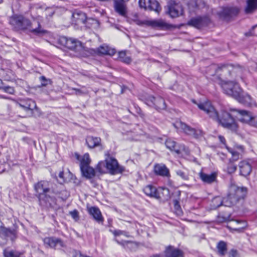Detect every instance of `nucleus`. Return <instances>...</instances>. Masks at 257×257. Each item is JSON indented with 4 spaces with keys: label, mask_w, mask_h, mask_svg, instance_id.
I'll return each instance as SVG.
<instances>
[{
    "label": "nucleus",
    "mask_w": 257,
    "mask_h": 257,
    "mask_svg": "<svg viewBox=\"0 0 257 257\" xmlns=\"http://www.w3.org/2000/svg\"><path fill=\"white\" fill-rule=\"evenodd\" d=\"M148 101L149 105L154 106L157 109L163 110L166 107L165 100L161 97H155L151 96L149 97Z\"/></svg>",
    "instance_id": "15"
},
{
    "label": "nucleus",
    "mask_w": 257,
    "mask_h": 257,
    "mask_svg": "<svg viewBox=\"0 0 257 257\" xmlns=\"http://www.w3.org/2000/svg\"><path fill=\"white\" fill-rule=\"evenodd\" d=\"M137 24L140 26H146L152 28L167 30L171 28L172 26L162 19H148L143 21H138Z\"/></svg>",
    "instance_id": "7"
},
{
    "label": "nucleus",
    "mask_w": 257,
    "mask_h": 257,
    "mask_svg": "<svg viewBox=\"0 0 257 257\" xmlns=\"http://www.w3.org/2000/svg\"><path fill=\"white\" fill-rule=\"evenodd\" d=\"M238 116H237L238 119L243 122L246 123L250 125L251 121L253 120L254 116L252 115L250 112L244 110H237Z\"/></svg>",
    "instance_id": "17"
},
{
    "label": "nucleus",
    "mask_w": 257,
    "mask_h": 257,
    "mask_svg": "<svg viewBox=\"0 0 257 257\" xmlns=\"http://www.w3.org/2000/svg\"><path fill=\"white\" fill-rule=\"evenodd\" d=\"M221 87L225 94L234 98L239 102L245 104L250 103V96L247 94H244L241 88L235 82L223 81L221 83Z\"/></svg>",
    "instance_id": "3"
},
{
    "label": "nucleus",
    "mask_w": 257,
    "mask_h": 257,
    "mask_svg": "<svg viewBox=\"0 0 257 257\" xmlns=\"http://www.w3.org/2000/svg\"><path fill=\"white\" fill-rule=\"evenodd\" d=\"M230 213L227 212L224 214H220L218 216V221L220 222H226L230 220Z\"/></svg>",
    "instance_id": "39"
},
{
    "label": "nucleus",
    "mask_w": 257,
    "mask_h": 257,
    "mask_svg": "<svg viewBox=\"0 0 257 257\" xmlns=\"http://www.w3.org/2000/svg\"><path fill=\"white\" fill-rule=\"evenodd\" d=\"M106 166L108 171L111 174L122 173L124 171V168L119 165L117 160L111 157L106 158Z\"/></svg>",
    "instance_id": "10"
},
{
    "label": "nucleus",
    "mask_w": 257,
    "mask_h": 257,
    "mask_svg": "<svg viewBox=\"0 0 257 257\" xmlns=\"http://www.w3.org/2000/svg\"><path fill=\"white\" fill-rule=\"evenodd\" d=\"M217 174L216 172H212L210 174H207L201 172L199 173V177L201 180L205 183L211 184L216 181Z\"/></svg>",
    "instance_id": "20"
},
{
    "label": "nucleus",
    "mask_w": 257,
    "mask_h": 257,
    "mask_svg": "<svg viewBox=\"0 0 257 257\" xmlns=\"http://www.w3.org/2000/svg\"><path fill=\"white\" fill-rule=\"evenodd\" d=\"M193 102L197 105L200 109L205 112L210 118L216 121L224 128L233 132L237 131V123L228 112L222 111L219 115L209 101L199 103H197L194 100Z\"/></svg>",
    "instance_id": "1"
},
{
    "label": "nucleus",
    "mask_w": 257,
    "mask_h": 257,
    "mask_svg": "<svg viewBox=\"0 0 257 257\" xmlns=\"http://www.w3.org/2000/svg\"><path fill=\"white\" fill-rule=\"evenodd\" d=\"M236 170V166L233 164H229L227 167V172L229 174L234 173Z\"/></svg>",
    "instance_id": "45"
},
{
    "label": "nucleus",
    "mask_w": 257,
    "mask_h": 257,
    "mask_svg": "<svg viewBox=\"0 0 257 257\" xmlns=\"http://www.w3.org/2000/svg\"><path fill=\"white\" fill-rule=\"evenodd\" d=\"M227 251V243L224 241H219L216 245V252L221 256L225 255Z\"/></svg>",
    "instance_id": "29"
},
{
    "label": "nucleus",
    "mask_w": 257,
    "mask_h": 257,
    "mask_svg": "<svg viewBox=\"0 0 257 257\" xmlns=\"http://www.w3.org/2000/svg\"><path fill=\"white\" fill-rule=\"evenodd\" d=\"M154 171L155 174L163 177L170 176L169 170L163 164H156L154 166Z\"/></svg>",
    "instance_id": "18"
},
{
    "label": "nucleus",
    "mask_w": 257,
    "mask_h": 257,
    "mask_svg": "<svg viewBox=\"0 0 257 257\" xmlns=\"http://www.w3.org/2000/svg\"><path fill=\"white\" fill-rule=\"evenodd\" d=\"M218 197H216L215 198H214L213 200H212V207L214 208H216L220 206H225L223 203H220V202H214V199L216 198H218Z\"/></svg>",
    "instance_id": "48"
},
{
    "label": "nucleus",
    "mask_w": 257,
    "mask_h": 257,
    "mask_svg": "<svg viewBox=\"0 0 257 257\" xmlns=\"http://www.w3.org/2000/svg\"><path fill=\"white\" fill-rule=\"evenodd\" d=\"M73 18L76 22L84 24L86 21V16L84 13L81 11H76L73 14Z\"/></svg>",
    "instance_id": "30"
},
{
    "label": "nucleus",
    "mask_w": 257,
    "mask_h": 257,
    "mask_svg": "<svg viewBox=\"0 0 257 257\" xmlns=\"http://www.w3.org/2000/svg\"><path fill=\"white\" fill-rule=\"evenodd\" d=\"M218 139L221 143H222L223 145H224L225 146V147L226 146L225 145V139L223 136H219Z\"/></svg>",
    "instance_id": "55"
},
{
    "label": "nucleus",
    "mask_w": 257,
    "mask_h": 257,
    "mask_svg": "<svg viewBox=\"0 0 257 257\" xmlns=\"http://www.w3.org/2000/svg\"><path fill=\"white\" fill-rule=\"evenodd\" d=\"M237 254V250L235 249H231L228 253V257H236Z\"/></svg>",
    "instance_id": "50"
},
{
    "label": "nucleus",
    "mask_w": 257,
    "mask_h": 257,
    "mask_svg": "<svg viewBox=\"0 0 257 257\" xmlns=\"http://www.w3.org/2000/svg\"><path fill=\"white\" fill-rule=\"evenodd\" d=\"M178 176H180L182 179L184 180H188L189 179V176L187 173L181 170H178L176 171Z\"/></svg>",
    "instance_id": "43"
},
{
    "label": "nucleus",
    "mask_w": 257,
    "mask_h": 257,
    "mask_svg": "<svg viewBox=\"0 0 257 257\" xmlns=\"http://www.w3.org/2000/svg\"><path fill=\"white\" fill-rule=\"evenodd\" d=\"M226 148L228 150L229 152L232 154L233 160L234 161H236L239 159L240 156V154L239 153L234 151L232 149L228 148L227 146H226Z\"/></svg>",
    "instance_id": "44"
},
{
    "label": "nucleus",
    "mask_w": 257,
    "mask_h": 257,
    "mask_svg": "<svg viewBox=\"0 0 257 257\" xmlns=\"http://www.w3.org/2000/svg\"><path fill=\"white\" fill-rule=\"evenodd\" d=\"M44 245L47 247L59 248L65 246L63 241L59 238L55 237H47L43 239Z\"/></svg>",
    "instance_id": "13"
},
{
    "label": "nucleus",
    "mask_w": 257,
    "mask_h": 257,
    "mask_svg": "<svg viewBox=\"0 0 257 257\" xmlns=\"http://www.w3.org/2000/svg\"><path fill=\"white\" fill-rule=\"evenodd\" d=\"M89 214L92 215L93 218L98 223H102L103 218L99 209L97 207H90L87 208Z\"/></svg>",
    "instance_id": "19"
},
{
    "label": "nucleus",
    "mask_w": 257,
    "mask_h": 257,
    "mask_svg": "<svg viewBox=\"0 0 257 257\" xmlns=\"http://www.w3.org/2000/svg\"><path fill=\"white\" fill-rule=\"evenodd\" d=\"M80 169L83 175L87 178H91L95 175L94 169L90 166L80 168Z\"/></svg>",
    "instance_id": "32"
},
{
    "label": "nucleus",
    "mask_w": 257,
    "mask_h": 257,
    "mask_svg": "<svg viewBox=\"0 0 257 257\" xmlns=\"http://www.w3.org/2000/svg\"><path fill=\"white\" fill-rule=\"evenodd\" d=\"M20 105L26 110H33L37 107L35 102L31 99L27 101L26 104H20Z\"/></svg>",
    "instance_id": "35"
},
{
    "label": "nucleus",
    "mask_w": 257,
    "mask_h": 257,
    "mask_svg": "<svg viewBox=\"0 0 257 257\" xmlns=\"http://www.w3.org/2000/svg\"><path fill=\"white\" fill-rule=\"evenodd\" d=\"M118 57L122 62L126 64H130L132 62L131 57L126 56V51H125L119 52Z\"/></svg>",
    "instance_id": "37"
},
{
    "label": "nucleus",
    "mask_w": 257,
    "mask_h": 257,
    "mask_svg": "<svg viewBox=\"0 0 257 257\" xmlns=\"http://www.w3.org/2000/svg\"><path fill=\"white\" fill-rule=\"evenodd\" d=\"M218 12L219 17L223 20L229 21L236 17L239 13V9L236 7L224 6Z\"/></svg>",
    "instance_id": "8"
},
{
    "label": "nucleus",
    "mask_w": 257,
    "mask_h": 257,
    "mask_svg": "<svg viewBox=\"0 0 257 257\" xmlns=\"http://www.w3.org/2000/svg\"><path fill=\"white\" fill-rule=\"evenodd\" d=\"M0 97H1V98H4V99H7V97L4 96H3V95H1V96H0Z\"/></svg>",
    "instance_id": "59"
},
{
    "label": "nucleus",
    "mask_w": 257,
    "mask_h": 257,
    "mask_svg": "<svg viewBox=\"0 0 257 257\" xmlns=\"http://www.w3.org/2000/svg\"><path fill=\"white\" fill-rule=\"evenodd\" d=\"M116 241L119 244H121V245H123L124 244L123 242H119V241H118L117 240H116Z\"/></svg>",
    "instance_id": "58"
},
{
    "label": "nucleus",
    "mask_w": 257,
    "mask_h": 257,
    "mask_svg": "<svg viewBox=\"0 0 257 257\" xmlns=\"http://www.w3.org/2000/svg\"><path fill=\"white\" fill-rule=\"evenodd\" d=\"M96 170L101 173H105L108 171L106 160L104 161H100L98 163Z\"/></svg>",
    "instance_id": "36"
},
{
    "label": "nucleus",
    "mask_w": 257,
    "mask_h": 257,
    "mask_svg": "<svg viewBox=\"0 0 257 257\" xmlns=\"http://www.w3.org/2000/svg\"><path fill=\"white\" fill-rule=\"evenodd\" d=\"M2 83V81L0 79V84Z\"/></svg>",
    "instance_id": "62"
},
{
    "label": "nucleus",
    "mask_w": 257,
    "mask_h": 257,
    "mask_svg": "<svg viewBox=\"0 0 257 257\" xmlns=\"http://www.w3.org/2000/svg\"><path fill=\"white\" fill-rule=\"evenodd\" d=\"M35 189L38 194L40 204L45 207H51L56 204V198L54 196L48 194L50 189L48 187V183L40 181L35 185Z\"/></svg>",
    "instance_id": "4"
},
{
    "label": "nucleus",
    "mask_w": 257,
    "mask_h": 257,
    "mask_svg": "<svg viewBox=\"0 0 257 257\" xmlns=\"http://www.w3.org/2000/svg\"><path fill=\"white\" fill-rule=\"evenodd\" d=\"M98 54L101 55H112L115 53L113 49H110L107 46L102 45L100 46L97 50Z\"/></svg>",
    "instance_id": "31"
},
{
    "label": "nucleus",
    "mask_w": 257,
    "mask_h": 257,
    "mask_svg": "<svg viewBox=\"0 0 257 257\" xmlns=\"http://www.w3.org/2000/svg\"><path fill=\"white\" fill-rule=\"evenodd\" d=\"M196 5L197 7L199 8L200 5L202 4V5H204V2L203 1V0H196L195 1Z\"/></svg>",
    "instance_id": "56"
},
{
    "label": "nucleus",
    "mask_w": 257,
    "mask_h": 257,
    "mask_svg": "<svg viewBox=\"0 0 257 257\" xmlns=\"http://www.w3.org/2000/svg\"><path fill=\"white\" fill-rule=\"evenodd\" d=\"M166 146L171 151H174L177 154H180L182 150H185V147L184 145L181 146L179 149H176V142L171 139H168L165 143Z\"/></svg>",
    "instance_id": "27"
},
{
    "label": "nucleus",
    "mask_w": 257,
    "mask_h": 257,
    "mask_svg": "<svg viewBox=\"0 0 257 257\" xmlns=\"http://www.w3.org/2000/svg\"><path fill=\"white\" fill-rule=\"evenodd\" d=\"M174 126L177 128L181 129L184 133L188 135L193 136L194 137H197V131L196 130L188 125L187 124L179 121H177L174 124Z\"/></svg>",
    "instance_id": "16"
},
{
    "label": "nucleus",
    "mask_w": 257,
    "mask_h": 257,
    "mask_svg": "<svg viewBox=\"0 0 257 257\" xmlns=\"http://www.w3.org/2000/svg\"><path fill=\"white\" fill-rule=\"evenodd\" d=\"M239 168L240 174L244 176L248 175L251 171L250 164L245 161H243L239 163Z\"/></svg>",
    "instance_id": "25"
},
{
    "label": "nucleus",
    "mask_w": 257,
    "mask_h": 257,
    "mask_svg": "<svg viewBox=\"0 0 257 257\" xmlns=\"http://www.w3.org/2000/svg\"><path fill=\"white\" fill-rule=\"evenodd\" d=\"M85 142L87 147L90 149L99 147L101 145V139L99 137L89 136L86 138Z\"/></svg>",
    "instance_id": "22"
},
{
    "label": "nucleus",
    "mask_w": 257,
    "mask_h": 257,
    "mask_svg": "<svg viewBox=\"0 0 257 257\" xmlns=\"http://www.w3.org/2000/svg\"><path fill=\"white\" fill-rule=\"evenodd\" d=\"M210 19L207 17L198 16L191 19L187 23V25L197 29L207 26L210 23Z\"/></svg>",
    "instance_id": "12"
},
{
    "label": "nucleus",
    "mask_w": 257,
    "mask_h": 257,
    "mask_svg": "<svg viewBox=\"0 0 257 257\" xmlns=\"http://www.w3.org/2000/svg\"><path fill=\"white\" fill-rule=\"evenodd\" d=\"M144 193L148 196L153 197L156 198H160V196L158 192L157 189L152 186L148 185L144 188Z\"/></svg>",
    "instance_id": "28"
},
{
    "label": "nucleus",
    "mask_w": 257,
    "mask_h": 257,
    "mask_svg": "<svg viewBox=\"0 0 257 257\" xmlns=\"http://www.w3.org/2000/svg\"><path fill=\"white\" fill-rule=\"evenodd\" d=\"M4 254L5 257H25L22 252L8 248L4 250Z\"/></svg>",
    "instance_id": "33"
},
{
    "label": "nucleus",
    "mask_w": 257,
    "mask_h": 257,
    "mask_svg": "<svg viewBox=\"0 0 257 257\" xmlns=\"http://www.w3.org/2000/svg\"><path fill=\"white\" fill-rule=\"evenodd\" d=\"M166 13L171 18H177L183 14V9L180 4L170 1L167 6Z\"/></svg>",
    "instance_id": "9"
},
{
    "label": "nucleus",
    "mask_w": 257,
    "mask_h": 257,
    "mask_svg": "<svg viewBox=\"0 0 257 257\" xmlns=\"http://www.w3.org/2000/svg\"><path fill=\"white\" fill-rule=\"evenodd\" d=\"M257 10V0H246L244 8L246 14H251Z\"/></svg>",
    "instance_id": "24"
},
{
    "label": "nucleus",
    "mask_w": 257,
    "mask_h": 257,
    "mask_svg": "<svg viewBox=\"0 0 257 257\" xmlns=\"http://www.w3.org/2000/svg\"><path fill=\"white\" fill-rule=\"evenodd\" d=\"M113 233L115 236H118V235L122 234V235H124L126 236H128L127 235L126 232L122 231L120 230H115L113 232Z\"/></svg>",
    "instance_id": "47"
},
{
    "label": "nucleus",
    "mask_w": 257,
    "mask_h": 257,
    "mask_svg": "<svg viewBox=\"0 0 257 257\" xmlns=\"http://www.w3.org/2000/svg\"><path fill=\"white\" fill-rule=\"evenodd\" d=\"M53 193L63 200H66L69 196L68 192L66 190L62 191L61 192L53 191Z\"/></svg>",
    "instance_id": "41"
},
{
    "label": "nucleus",
    "mask_w": 257,
    "mask_h": 257,
    "mask_svg": "<svg viewBox=\"0 0 257 257\" xmlns=\"http://www.w3.org/2000/svg\"><path fill=\"white\" fill-rule=\"evenodd\" d=\"M220 70H222L224 71L230 72L231 71L232 73H236L237 71V68H232L231 66L225 65H221L220 66H218L216 69V72L218 73Z\"/></svg>",
    "instance_id": "34"
},
{
    "label": "nucleus",
    "mask_w": 257,
    "mask_h": 257,
    "mask_svg": "<svg viewBox=\"0 0 257 257\" xmlns=\"http://www.w3.org/2000/svg\"><path fill=\"white\" fill-rule=\"evenodd\" d=\"M72 89L74 90L75 91V93L76 95H81V94L86 93V92H85L84 91H83V90H82V89H80L73 88Z\"/></svg>",
    "instance_id": "51"
},
{
    "label": "nucleus",
    "mask_w": 257,
    "mask_h": 257,
    "mask_svg": "<svg viewBox=\"0 0 257 257\" xmlns=\"http://www.w3.org/2000/svg\"><path fill=\"white\" fill-rule=\"evenodd\" d=\"M139 6L146 10H150L159 13L161 10L159 3L156 0H139Z\"/></svg>",
    "instance_id": "11"
},
{
    "label": "nucleus",
    "mask_w": 257,
    "mask_h": 257,
    "mask_svg": "<svg viewBox=\"0 0 257 257\" xmlns=\"http://www.w3.org/2000/svg\"><path fill=\"white\" fill-rule=\"evenodd\" d=\"M59 43L68 49L72 51L77 57H85L88 52L87 48L85 47L81 42L72 38L61 37L59 39Z\"/></svg>",
    "instance_id": "5"
},
{
    "label": "nucleus",
    "mask_w": 257,
    "mask_h": 257,
    "mask_svg": "<svg viewBox=\"0 0 257 257\" xmlns=\"http://www.w3.org/2000/svg\"><path fill=\"white\" fill-rule=\"evenodd\" d=\"M150 257H165L163 254H153Z\"/></svg>",
    "instance_id": "57"
},
{
    "label": "nucleus",
    "mask_w": 257,
    "mask_h": 257,
    "mask_svg": "<svg viewBox=\"0 0 257 257\" xmlns=\"http://www.w3.org/2000/svg\"><path fill=\"white\" fill-rule=\"evenodd\" d=\"M173 203L176 214L179 216L182 215L183 212L179 204V202L177 200H173Z\"/></svg>",
    "instance_id": "40"
},
{
    "label": "nucleus",
    "mask_w": 257,
    "mask_h": 257,
    "mask_svg": "<svg viewBox=\"0 0 257 257\" xmlns=\"http://www.w3.org/2000/svg\"><path fill=\"white\" fill-rule=\"evenodd\" d=\"M217 155L219 157L220 159L222 161H224L226 159V156L225 154L222 152H218Z\"/></svg>",
    "instance_id": "54"
},
{
    "label": "nucleus",
    "mask_w": 257,
    "mask_h": 257,
    "mask_svg": "<svg viewBox=\"0 0 257 257\" xmlns=\"http://www.w3.org/2000/svg\"><path fill=\"white\" fill-rule=\"evenodd\" d=\"M76 158L80 161V167L82 168L89 166L91 159L88 153H85L82 156H80L78 154H75Z\"/></svg>",
    "instance_id": "26"
},
{
    "label": "nucleus",
    "mask_w": 257,
    "mask_h": 257,
    "mask_svg": "<svg viewBox=\"0 0 257 257\" xmlns=\"http://www.w3.org/2000/svg\"><path fill=\"white\" fill-rule=\"evenodd\" d=\"M0 231L4 233L7 236H15V233L13 231L7 229L3 226V224L0 220Z\"/></svg>",
    "instance_id": "38"
},
{
    "label": "nucleus",
    "mask_w": 257,
    "mask_h": 257,
    "mask_svg": "<svg viewBox=\"0 0 257 257\" xmlns=\"http://www.w3.org/2000/svg\"><path fill=\"white\" fill-rule=\"evenodd\" d=\"M250 125L257 128V116L253 117V120L251 121Z\"/></svg>",
    "instance_id": "53"
},
{
    "label": "nucleus",
    "mask_w": 257,
    "mask_h": 257,
    "mask_svg": "<svg viewBox=\"0 0 257 257\" xmlns=\"http://www.w3.org/2000/svg\"><path fill=\"white\" fill-rule=\"evenodd\" d=\"M129 0H120L121 2H122L123 3H125L128 2Z\"/></svg>",
    "instance_id": "60"
},
{
    "label": "nucleus",
    "mask_w": 257,
    "mask_h": 257,
    "mask_svg": "<svg viewBox=\"0 0 257 257\" xmlns=\"http://www.w3.org/2000/svg\"><path fill=\"white\" fill-rule=\"evenodd\" d=\"M246 36H249L250 35H249V34H248V33H246Z\"/></svg>",
    "instance_id": "61"
},
{
    "label": "nucleus",
    "mask_w": 257,
    "mask_h": 257,
    "mask_svg": "<svg viewBox=\"0 0 257 257\" xmlns=\"http://www.w3.org/2000/svg\"><path fill=\"white\" fill-rule=\"evenodd\" d=\"M247 193V189L246 187L238 186L235 182L231 179L227 196L223 199L221 197L216 198L214 202H218L223 203L225 206L231 207L235 205L239 201L244 200Z\"/></svg>",
    "instance_id": "2"
},
{
    "label": "nucleus",
    "mask_w": 257,
    "mask_h": 257,
    "mask_svg": "<svg viewBox=\"0 0 257 257\" xmlns=\"http://www.w3.org/2000/svg\"><path fill=\"white\" fill-rule=\"evenodd\" d=\"M40 79L42 81V83H41L42 86H45L47 85V80L46 78H45V77H44L43 76H41L40 78Z\"/></svg>",
    "instance_id": "52"
},
{
    "label": "nucleus",
    "mask_w": 257,
    "mask_h": 257,
    "mask_svg": "<svg viewBox=\"0 0 257 257\" xmlns=\"http://www.w3.org/2000/svg\"><path fill=\"white\" fill-rule=\"evenodd\" d=\"M27 30L35 35H40L45 33V31L42 28L39 22L35 20L32 22L29 20V24Z\"/></svg>",
    "instance_id": "14"
},
{
    "label": "nucleus",
    "mask_w": 257,
    "mask_h": 257,
    "mask_svg": "<svg viewBox=\"0 0 257 257\" xmlns=\"http://www.w3.org/2000/svg\"><path fill=\"white\" fill-rule=\"evenodd\" d=\"M115 12L119 15L125 17L127 15V8L124 3L121 1H115L114 3Z\"/></svg>",
    "instance_id": "23"
},
{
    "label": "nucleus",
    "mask_w": 257,
    "mask_h": 257,
    "mask_svg": "<svg viewBox=\"0 0 257 257\" xmlns=\"http://www.w3.org/2000/svg\"><path fill=\"white\" fill-rule=\"evenodd\" d=\"M58 177L60 179V180H58V181L60 182V183L62 184L65 182L63 171H61L59 172Z\"/></svg>",
    "instance_id": "49"
},
{
    "label": "nucleus",
    "mask_w": 257,
    "mask_h": 257,
    "mask_svg": "<svg viewBox=\"0 0 257 257\" xmlns=\"http://www.w3.org/2000/svg\"><path fill=\"white\" fill-rule=\"evenodd\" d=\"M165 254L166 257H183V252L182 250L172 246L166 248Z\"/></svg>",
    "instance_id": "21"
},
{
    "label": "nucleus",
    "mask_w": 257,
    "mask_h": 257,
    "mask_svg": "<svg viewBox=\"0 0 257 257\" xmlns=\"http://www.w3.org/2000/svg\"><path fill=\"white\" fill-rule=\"evenodd\" d=\"M70 214L71 217L75 219V220H77L79 219V215L78 212L76 210H74L70 212Z\"/></svg>",
    "instance_id": "46"
},
{
    "label": "nucleus",
    "mask_w": 257,
    "mask_h": 257,
    "mask_svg": "<svg viewBox=\"0 0 257 257\" xmlns=\"http://www.w3.org/2000/svg\"><path fill=\"white\" fill-rule=\"evenodd\" d=\"M0 89L10 94H14L15 92L14 87L9 86H0Z\"/></svg>",
    "instance_id": "42"
},
{
    "label": "nucleus",
    "mask_w": 257,
    "mask_h": 257,
    "mask_svg": "<svg viewBox=\"0 0 257 257\" xmlns=\"http://www.w3.org/2000/svg\"><path fill=\"white\" fill-rule=\"evenodd\" d=\"M10 24L15 31H25L29 24V20L22 15H14L9 20Z\"/></svg>",
    "instance_id": "6"
}]
</instances>
